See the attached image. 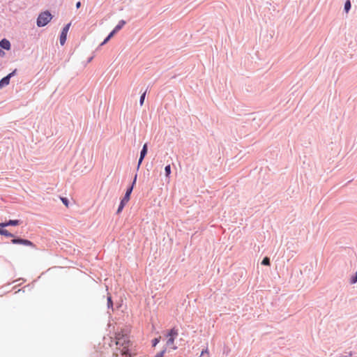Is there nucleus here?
Returning a JSON list of instances; mask_svg holds the SVG:
<instances>
[{
    "mask_svg": "<svg viewBox=\"0 0 357 357\" xmlns=\"http://www.w3.org/2000/svg\"><path fill=\"white\" fill-rule=\"evenodd\" d=\"M0 47L2 49L8 50L10 48V43L8 40L3 38L0 41Z\"/></svg>",
    "mask_w": 357,
    "mask_h": 357,
    "instance_id": "8",
    "label": "nucleus"
},
{
    "mask_svg": "<svg viewBox=\"0 0 357 357\" xmlns=\"http://www.w3.org/2000/svg\"><path fill=\"white\" fill-rule=\"evenodd\" d=\"M143 160L144 159H142V158L139 157V160H138L137 167V170L139 169V167H140L141 164L142 163Z\"/></svg>",
    "mask_w": 357,
    "mask_h": 357,
    "instance_id": "23",
    "label": "nucleus"
},
{
    "mask_svg": "<svg viewBox=\"0 0 357 357\" xmlns=\"http://www.w3.org/2000/svg\"><path fill=\"white\" fill-rule=\"evenodd\" d=\"M165 172L166 176H169L171 174V166L170 165H166L165 167Z\"/></svg>",
    "mask_w": 357,
    "mask_h": 357,
    "instance_id": "14",
    "label": "nucleus"
},
{
    "mask_svg": "<svg viewBox=\"0 0 357 357\" xmlns=\"http://www.w3.org/2000/svg\"><path fill=\"white\" fill-rule=\"evenodd\" d=\"M261 264L264 266L270 265V259L267 257H264L261 261Z\"/></svg>",
    "mask_w": 357,
    "mask_h": 357,
    "instance_id": "15",
    "label": "nucleus"
},
{
    "mask_svg": "<svg viewBox=\"0 0 357 357\" xmlns=\"http://www.w3.org/2000/svg\"><path fill=\"white\" fill-rule=\"evenodd\" d=\"M11 242L13 244H20V245H26V246H31L32 248L35 247L34 244L31 241H30L29 240H27V239L16 238L12 239Z\"/></svg>",
    "mask_w": 357,
    "mask_h": 357,
    "instance_id": "5",
    "label": "nucleus"
},
{
    "mask_svg": "<svg viewBox=\"0 0 357 357\" xmlns=\"http://www.w3.org/2000/svg\"><path fill=\"white\" fill-rule=\"evenodd\" d=\"M148 151V145L147 144H144L141 151H140V155L139 157L142 158V159H144L146 155L147 154Z\"/></svg>",
    "mask_w": 357,
    "mask_h": 357,
    "instance_id": "9",
    "label": "nucleus"
},
{
    "mask_svg": "<svg viewBox=\"0 0 357 357\" xmlns=\"http://www.w3.org/2000/svg\"><path fill=\"white\" fill-rule=\"evenodd\" d=\"M20 220H10L3 222H0V227L4 228L8 226H17L21 223Z\"/></svg>",
    "mask_w": 357,
    "mask_h": 357,
    "instance_id": "7",
    "label": "nucleus"
},
{
    "mask_svg": "<svg viewBox=\"0 0 357 357\" xmlns=\"http://www.w3.org/2000/svg\"><path fill=\"white\" fill-rule=\"evenodd\" d=\"M61 201L66 206H68V200L67 198H61Z\"/></svg>",
    "mask_w": 357,
    "mask_h": 357,
    "instance_id": "24",
    "label": "nucleus"
},
{
    "mask_svg": "<svg viewBox=\"0 0 357 357\" xmlns=\"http://www.w3.org/2000/svg\"><path fill=\"white\" fill-rule=\"evenodd\" d=\"M110 40V38H109L108 36L106 37V38L101 43V44L100 45V46L102 45H104L105 44H106L109 40Z\"/></svg>",
    "mask_w": 357,
    "mask_h": 357,
    "instance_id": "22",
    "label": "nucleus"
},
{
    "mask_svg": "<svg viewBox=\"0 0 357 357\" xmlns=\"http://www.w3.org/2000/svg\"><path fill=\"white\" fill-rule=\"evenodd\" d=\"M137 175L136 174L135 176V178H134L133 181H132V184H131V185L130 187H132V188L134 187V185H135V184L136 183V181H137Z\"/></svg>",
    "mask_w": 357,
    "mask_h": 357,
    "instance_id": "25",
    "label": "nucleus"
},
{
    "mask_svg": "<svg viewBox=\"0 0 357 357\" xmlns=\"http://www.w3.org/2000/svg\"><path fill=\"white\" fill-rule=\"evenodd\" d=\"M174 337H169V339L167 341V345H168V346L171 345L172 344L174 343Z\"/></svg>",
    "mask_w": 357,
    "mask_h": 357,
    "instance_id": "21",
    "label": "nucleus"
},
{
    "mask_svg": "<svg viewBox=\"0 0 357 357\" xmlns=\"http://www.w3.org/2000/svg\"><path fill=\"white\" fill-rule=\"evenodd\" d=\"M352 356V352L350 351L347 354V355H341L340 357H349Z\"/></svg>",
    "mask_w": 357,
    "mask_h": 357,
    "instance_id": "27",
    "label": "nucleus"
},
{
    "mask_svg": "<svg viewBox=\"0 0 357 357\" xmlns=\"http://www.w3.org/2000/svg\"><path fill=\"white\" fill-rule=\"evenodd\" d=\"M166 352V348L163 349L161 351L154 356V357H162Z\"/></svg>",
    "mask_w": 357,
    "mask_h": 357,
    "instance_id": "18",
    "label": "nucleus"
},
{
    "mask_svg": "<svg viewBox=\"0 0 357 357\" xmlns=\"http://www.w3.org/2000/svg\"><path fill=\"white\" fill-rule=\"evenodd\" d=\"M116 33V31H114V29H113L107 36L111 38Z\"/></svg>",
    "mask_w": 357,
    "mask_h": 357,
    "instance_id": "26",
    "label": "nucleus"
},
{
    "mask_svg": "<svg viewBox=\"0 0 357 357\" xmlns=\"http://www.w3.org/2000/svg\"><path fill=\"white\" fill-rule=\"evenodd\" d=\"M91 60H92V57H91L90 59H89V62H90Z\"/></svg>",
    "mask_w": 357,
    "mask_h": 357,
    "instance_id": "30",
    "label": "nucleus"
},
{
    "mask_svg": "<svg viewBox=\"0 0 357 357\" xmlns=\"http://www.w3.org/2000/svg\"><path fill=\"white\" fill-rule=\"evenodd\" d=\"M52 18V15L50 11L46 10L39 14L36 24L38 27H43L47 25Z\"/></svg>",
    "mask_w": 357,
    "mask_h": 357,
    "instance_id": "2",
    "label": "nucleus"
},
{
    "mask_svg": "<svg viewBox=\"0 0 357 357\" xmlns=\"http://www.w3.org/2000/svg\"><path fill=\"white\" fill-rule=\"evenodd\" d=\"M126 24V21L123 20H120L117 25L114 27V31H119Z\"/></svg>",
    "mask_w": 357,
    "mask_h": 357,
    "instance_id": "10",
    "label": "nucleus"
},
{
    "mask_svg": "<svg viewBox=\"0 0 357 357\" xmlns=\"http://www.w3.org/2000/svg\"><path fill=\"white\" fill-rule=\"evenodd\" d=\"M70 24H71V23H68L66 25H65V26L63 28V29L61 31V33L60 35V38H59L60 44L61 45H63L66 41L67 33L70 29Z\"/></svg>",
    "mask_w": 357,
    "mask_h": 357,
    "instance_id": "4",
    "label": "nucleus"
},
{
    "mask_svg": "<svg viewBox=\"0 0 357 357\" xmlns=\"http://www.w3.org/2000/svg\"><path fill=\"white\" fill-rule=\"evenodd\" d=\"M107 307L109 309V308H113V303H112V298L110 296L107 297Z\"/></svg>",
    "mask_w": 357,
    "mask_h": 357,
    "instance_id": "16",
    "label": "nucleus"
},
{
    "mask_svg": "<svg viewBox=\"0 0 357 357\" xmlns=\"http://www.w3.org/2000/svg\"><path fill=\"white\" fill-rule=\"evenodd\" d=\"M132 192V187H129L125 193V195L123 198L121 199L119 206L118 207L117 213H119L123 210V207L125 206L126 204L129 201L130 196Z\"/></svg>",
    "mask_w": 357,
    "mask_h": 357,
    "instance_id": "3",
    "label": "nucleus"
},
{
    "mask_svg": "<svg viewBox=\"0 0 357 357\" xmlns=\"http://www.w3.org/2000/svg\"><path fill=\"white\" fill-rule=\"evenodd\" d=\"M145 96H146V92L143 93L141 95V96H140V98H139V104H140V105H141V106L144 104V99H145Z\"/></svg>",
    "mask_w": 357,
    "mask_h": 357,
    "instance_id": "17",
    "label": "nucleus"
},
{
    "mask_svg": "<svg viewBox=\"0 0 357 357\" xmlns=\"http://www.w3.org/2000/svg\"><path fill=\"white\" fill-rule=\"evenodd\" d=\"M351 2L349 0H347L345 3H344V10H345L346 13H348L349 11V10L351 9Z\"/></svg>",
    "mask_w": 357,
    "mask_h": 357,
    "instance_id": "13",
    "label": "nucleus"
},
{
    "mask_svg": "<svg viewBox=\"0 0 357 357\" xmlns=\"http://www.w3.org/2000/svg\"><path fill=\"white\" fill-rule=\"evenodd\" d=\"M350 282L351 284H355L357 282V273L355 274V275L352 276Z\"/></svg>",
    "mask_w": 357,
    "mask_h": 357,
    "instance_id": "20",
    "label": "nucleus"
},
{
    "mask_svg": "<svg viewBox=\"0 0 357 357\" xmlns=\"http://www.w3.org/2000/svg\"><path fill=\"white\" fill-rule=\"evenodd\" d=\"M15 73L16 70H14L0 80V89L9 84L10 78L15 75Z\"/></svg>",
    "mask_w": 357,
    "mask_h": 357,
    "instance_id": "6",
    "label": "nucleus"
},
{
    "mask_svg": "<svg viewBox=\"0 0 357 357\" xmlns=\"http://www.w3.org/2000/svg\"><path fill=\"white\" fill-rule=\"evenodd\" d=\"M4 54H5L4 52L0 49V56L3 55Z\"/></svg>",
    "mask_w": 357,
    "mask_h": 357,
    "instance_id": "29",
    "label": "nucleus"
},
{
    "mask_svg": "<svg viewBox=\"0 0 357 357\" xmlns=\"http://www.w3.org/2000/svg\"><path fill=\"white\" fill-rule=\"evenodd\" d=\"M160 337H156V338H154L153 340H152V346L153 347H155L160 342Z\"/></svg>",
    "mask_w": 357,
    "mask_h": 357,
    "instance_id": "19",
    "label": "nucleus"
},
{
    "mask_svg": "<svg viewBox=\"0 0 357 357\" xmlns=\"http://www.w3.org/2000/svg\"><path fill=\"white\" fill-rule=\"evenodd\" d=\"M1 235H3L7 237H13L14 234L9 232L8 230L3 229V231H1Z\"/></svg>",
    "mask_w": 357,
    "mask_h": 357,
    "instance_id": "12",
    "label": "nucleus"
},
{
    "mask_svg": "<svg viewBox=\"0 0 357 357\" xmlns=\"http://www.w3.org/2000/svg\"><path fill=\"white\" fill-rule=\"evenodd\" d=\"M116 344L122 347L121 354L122 355H129V338L127 335L123 334L118 333L116 335Z\"/></svg>",
    "mask_w": 357,
    "mask_h": 357,
    "instance_id": "1",
    "label": "nucleus"
},
{
    "mask_svg": "<svg viewBox=\"0 0 357 357\" xmlns=\"http://www.w3.org/2000/svg\"><path fill=\"white\" fill-rule=\"evenodd\" d=\"M80 6H81V2L80 1L77 2L76 8L78 9L80 8Z\"/></svg>",
    "mask_w": 357,
    "mask_h": 357,
    "instance_id": "28",
    "label": "nucleus"
},
{
    "mask_svg": "<svg viewBox=\"0 0 357 357\" xmlns=\"http://www.w3.org/2000/svg\"><path fill=\"white\" fill-rule=\"evenodd\" d=\"M177 335H178V331L175 328L171 329L167 334V336H169V337H174L175 336H177Z\"/></svg>",
    "mask_w": 357,
    "mask_h": 357,
    "instance_id": "11",
    "label": "nucleus"
}]
</instances>
